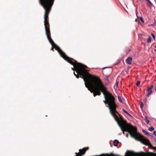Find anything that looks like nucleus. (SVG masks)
Listing matches in <instances>:
<instances>
[{
    "label": "nucleus",
    "mask_w": 156,
    "mask_h": 156,
    "mask_svg": "<svg viewBox=\"0 0 156 156\" xmlns=\"http://www.w3.org/2000/svg\"><path fill=\"white\" fill-rule=\"evenodd\" d=\"M86 76L88 80L86 81V79H84L85 86L91 93H93L94 97L100 96L101 92H102L105 99L103 102L108 105V107L115 101V97L107 91L106 87L102 83L99 78L93 75L90 76L87 73L86 74Z\"/></svg>",
    "instance_id": "obj_1"
},
{
    "label": "nucleus",
    "mask_w": 156,
    "mask_h": 156,
    "mask_svg": "<svg viewBox=\"0 0 156 156\" xmlns=\"http://www.w3.org/2000/svg\"><path fill=\"white\" fill-rule=\"evenodd\" d=\"M118 125L124 134V131L127 132L130 136L136 140L140 141L141 143L146 145H148L151 147H152V145L148 140L146 139L144 136L137 133V129L130 125V123L124 125H121L118 123Z\"/></svg>",
    "instance_id": "obj_2"
},
{
    "label": "nucleus",
    "mask_w": 156,
    "mask_h": 156,
    "mask_svg": "<svg viewBox=\"0 0 156 156\" xmlns=\"http://www.w3.org/2000/svg\"><path fill=\"white\" fill-rule=\"evenodd\" d=\"M70 59L73 63V64H71L73 65L74 67V68H72V69L73 71H76L77 74L80 75V77L83 78L84 80V79L85 78L86 81L88 79L86 77V74L87 73L90 76H91L88 72L87 70L85 69L86 68H87V66L81 63L78 62L72 58H70Z\"/></svg>",
    "instance_id": "obj_3"
},
{
    "label": "nucleus",
    "mask_w": 156,
    "mask_h": 156,
    "mask_svg": "<svg viewBox=\"0 0 156 156\" xmlns=\"http://www.w3.org/2000/svg\"><path fill=\"white\" fill-rule=\"evenodd\" d=\"M117 107V105L115 101L108 107L111 115L117 122L118 125V123L121 125L128 124V123H127L126 121L123 120V117L116 110Z\"/></svg>",
    "instance_id": "obj_4"
},
{
    "label": "nucleus",
    "mask_w": 156,
    "mask_h": 156,
    "mask_svg": "<svg viewBox=\"0 0 156 156\" xmlns=\"http://www.w3.org/2000/svg\"><path fill=\"white\" fill-rule=\"evenodd\" d=\"M40 2L45 9L44 14L49 15L54 0H39Z\"/></svg>",
    "instance_id": "obj_5"
},
{
    "label": "nucleus",
    "mask_w": 156,
    "mask_h": 156,
    "mask_svg": "<svg viewBox=\"0 0 156 156\" xmlns=\"http://www.w3.org/2000/svg\"><path fill=\"white\" fill-rule=\"evenodd\" d=\"M54 46L55 49L58 51L60 55L66 61L70 64H73V62L71 61L70 59V58L66 55L58 46H57L55 44L54 45Z\"/></svg>",
    "instance_id": "obj_6"
},
{
    "label": "nucleus",
    "mask_w": 156,
    "mask_h": 156,
    "mask_svg": "<svg viewBox=\"0 0 156 156\" xmlns=\"http://www.w3.org/2000/svg\"><path fill=\"white\" fill-rule=\"evenodd\" d=\"M147 153L144 152L136 153L132 151H127L126 152L125 156H147Z\"/></svg>",
    "instance_id": "obj_7"
},
{
    "label": "nucleus",
    "mask_w": 156,
    "mask_h": 156,
    "mask_svg": "<svg viewBox=\"0 0 156 156\" xmlns=\"http://www.w3.org/2000/svg\"><path fill=\"white\" fill-rule=\"evenodd\" d=\"M44 26L45 30L50 29V25L49 23L48 15L44 14Z\"/></svg>",
    "instance_id": "obj_8"
},
{
    "label": "nucleus",
    "mask_w": 156,
    "mask_h": 156,
    "mask_svg": "<svg viewBox=\"0 0 156 156\" xmlns=\"http://www.w3.org/2000/svg\"><path fill=\"white\" fill-rule=\"evenodd\" d=\"M45 31L46 36L49 42L51 43V45H54L55 44V43L51 37L50 29H48V30H45Z\"/></svg>",
    "instance_id": "obj_9"
},
{
    "label": "nucleus",
    "mask_w": 156,
    "mask_h": 156,
    "mask_svg": "<svg viewBox=\"0 0 156 156\" xmlns=\"http://www.w3.org/2000/svg\"><path fill=\"white\" fill-rule=\"evenodd\" d=\"M89 149V147H84L82 149L79 150V152L78 153H75L76 155L75 156H82L85 153L86 151Z\"/></svg>",
    "instance_id": "obj_10"
},
{
    "label": "nucleus",
    "mask_w": 156,
    "mask_h": 156,
    "mask_svg": "<svg viewBox=\"0 0 156 156\" xmlns=\"http://www.w3.org/2000/svg\"><path fill=\"white\" fill-rule=\"evenodd\" d=\"M132 58L131 57H128L126 60V63L129 65H130L132 64Z\"/></svg>",
    "instance_id": "obj_11"
},
{
    "label": "nucleus",
    "mask_w": 156,
    "mask_h": 156,
    "mask_svg": "<svg viewBox=\"0 0 156 156\" xmlns=\"http://www.w3.org/2000/svg\"><path fill=\"white\" fill-rule=\"evenodd\" d=\"M147 91L148 92V93L147 95V96L148 97H149L150 95L152 94V91L151 89L147 88Z\"/></svg>",
    "instance_id": "obj_12"
},
{
    "label": "nucleus",
    "mask_w": 156,
    "mask_h": 156,
    "mask_svg": "<svg viewBox=\"0 0 156 156\" xmlns=\"http://www.w3.org/2000/svg\"><path fill=\"white\" fill-rule=\"evenodd\" d=\"M119 143V141L118 140H115L114 141L113 144L114 146H116Z\"/></svg>",
    "instance_id": "obj_13"
},
{
    "label": "nucleus",
    "mask_w": 156,
    "mask_h": 156,
    "mask_svg": "<svg viewBox=\"0 0 156 156\" xmlns=\"http://www.w3.org/2000/svg\"><path fill=\"white\" fill-rule=\"evenodd\" d=\"M145 120L147 124H148L150 122L149 120L147 119V116H145Z\"/></svg>",
    "instance_id": "obj_14"
},
{
    "label": "nucleus",
    "mask_w": 156,
    "mask_h": 156,
    "mask_svg": "<svg viewBox=\"0 0 156 156\" xmlns=\"http://www.w3.org/2000/svg\"><path fill=\"white\" fill-rule=\"evenodd\" d=\"M151 39H152V38H151V37H148V38L147 39V43H150L151 42Z\"/></svg>",
    "instance_id": "obj_15"
},
{
    "label": "nucleus",
    "mask_w": 156,
    "mask_h": 156,
    "mask_svg": "<svg viewBox=\"0 0 156 156\" xmlns=\"http://www.w3.org/2000/svg\"><path fill=\"white\" fill-rule=\"evenodd\" d=\"M154 128L153 127H151L148 129V130L150 131H152L154 130Z\"/></svg>",
    "instance_id": "obj_16"
},
{
    "label": "nucleus",
    "mask_w": 156,
    "mask_h": 156,
    "mask_svg": "<svg viewBox=\"0 0 156 156\" xmlns=\"http://www.w3.org/2000/svg\"><path fill=\"white\" fill-rule=\"evenodd\" d=\"M146 1L148 3L149 5H151V6H152L153 5L152 3L149 0H146Z\"/></svg>",
    "instance_id": "obj_17"
},
{
    "label": "nucleus",
    "mask_w": 156,
    "mask_h": 156,
    "mask_svg": "<svg viewBox=\"0 0 156 156\" xmlns=\"http://www.w3.org/2000/svg\"><path fill=\"white\" fill-rule=\"evenodd\" d=\"M142 132L145 133L146 135H149V134L146 131H145L144 130H142Z\"/></svg>",
    "instance_id": "obj_18"
},
{
    "label": "nucleus",
    "mask_w": 156,
    "mask_h": 156,
    "mask_svg": "<svg viewBox=\"0 0 156 156\" xmlns=\"http://www.w3.org/2000/svg\"><path fill=\"white\" fill-rule=\"evenodd\" d=\"M118 99L119 101L121 103H122V99H121V98L119 96H118Z\"/></svg>",
    "instance_id": "obj_19"
},
{
    "label": "nucleus",
    "mask_w": 156,
    "mask_h": 156,
    "mask_svg": "<svg viewBox=\"0 0 156 156\" xmlns=\"http://www.w3.org/2000/svg\"><path fill=\"white\" fill-rule=\"evenodd\" d=\"M108 156H120L119 155H115L113 153H111L110 154L108 155Z\"/></svg>",
    "instance_id": "obj_20"
},
{
    "label": "nucleus",
    "mask_w": 156,
    "mask_h": 156,
    "mask_svg": "<svg viewBox=\"0 0 156 156\" xmlns=\"http://www.w3.org/2000/svg\"><path fill=\"white\" fill-rule=\"evenodd\" d=\"M144 104L142 102H140V107L142 109L143 108Z\"/></svg>",
    "instance_id": "obj_21"
},
{
    "label": "nucleus",
    "mask_w": 156,
    "mask_h": 156,
    "mask_svg": "<svg viewBox=\"0 0 156 156\" xmlns=\"http://www.w3.org/2000/svg\"><path fill=\"white\" fill-rule=\"evenodd\" d=\"M74 75H75V76H76V77L77 78H78L79 77V74H76L75 73V72H74Z\"/></svg>",
    "instance_id": "obj_22"
},
{
    "label": "nucleus",
    "mask_w": 156,
    "mask_h": 156,
    "mask_svg": "<svg viewBox=\"0 0 156 156\" xmlns=\"http://www.w3.org/2000/svg\"><path fill=\"white\" fill-rule=\"evenodd\" d=\"M140 81H138L137 82V83H136V86H138V85L140 84Z\"/></svg>",
    "instance_id": "obj_23"
},
{
    "label": "nucleus",
    "mask_w": 156,
    "mask_h": 156,
    "mask_svg": "<svg viewBox=\"0 0 156 156\" xmlns=\"http://www.w3.org/2000/svg\"><path fill=\"white\" fill-rule=\"evenodd\" d=\"M151 35H152V36L153 38V39H154V40H155V37L154 34H153L152 33V34H151Z\"/></svg>",
    "instance_id": "obj_24"
},
{
    "label": "nucleus",
    "mask_w": 156,
    "mask_h": 156,
    "mask_svg": "<svg viewBox=\"0 0 156 156\" xmlns=\"http://www.w3.org/2000/svg\"><path fill=\"white\" fill-rule=\"evenodd\" d=\"M153 87H154L152 85H151V86H150V87H148V88L150 89L151 90L153 88Z\"/></svg>",
    "instance_id": "obj_25"
},
{
    "label": "nucleus",
    "mask_w": 156,
    "mask_h": 156,
    "mask_svg": "<svg viewBox=\"0 0 156 156\" xmlns=\"http://www.w3.org/2000/svg\"><path fill=\"white\" fill-rule=\"evenodd\" d=\"M140 20H141V22H142V23H144V20H143V19L142 17H140Z\"/></svg>",
    "instance_id": "obj_26"
},
{
    "label": "nucleus",
    "mask_w": 156,
    "mask_h": 156,
    "mask_svg": "<svg viewBox=\"0 0 156 156\" xmlns=\"http://www.w3.org/2000/svg\"><path fill=\"white\" fill-rule=\"evenodd\" d=\"M54 45H52V48H51V50L54 51Z\"/></svg>",
    "instance_id": "obj_27"
},
{
    "label": "nucleus",
    "mask_w": 156,
    "mask_h": 156,
    "mask_svg": "<svg viewBox=\"0 0 156 156\" xmlns=\"http://www.w3.org/2000/svg\"><path fill=\"white\" fill-rule=\"evenodd\" d=\"M125 113L128 115L130 116H131V115L129 113L126 111V112H125Z\"/></svg>",
    "instance_id": "obj_28"
},
{
    "label": "nucleus",
    "mask_w": 156,
    "mask_h": 156,
    "mask_svg": "<svg viewBox=\"0 0 156 156\" xmlns=\"http://www.w3.org/2000/svg\"><path fill=\"white\" fill-rule=\"evenodd\" d=\"M119 82L118 81H116V84L117 86L118 85V84H119Z\"/></svg>",
    "instance_id": "obj_29"
},
{
    "label": "nucleus",
    "mask_w": 156,
    "mask_h": 156,
    "mask_svg": "<svg viewBox=\"0 0 156 156\" xmlns=\"http://www.w3.org/2000/svg\"><path fill=\"white\" fill-rule=\"evenodd\" d=\"M155 135H156V131H154L153 133Z\"/></svg>",
    "instance_id": "obj_30"
},
{
    "label": "nucleus",
    "mask_w": 156,
    "mask_h": 156,
    "mask_svg": "<svg viewBox=\"0 0 156 156\" xmlns=\"http://www.w3.org/2000/svg\"><path fill=\"white\" fill-rule=\"evenodd\" d=\"M106 80L108 81L109 80L108 77V76L107 77L106 79Z\"/></svg>",
    "instance_id": "obj_31"
},
{
    "label": "nucleus",
    "mask_w": 156,
    "mask_h": 156,
    "mask_svg": "<svg viewBox=\"0 0 156 156\" xmlns=\"http://www.w3.org/2000/svg\"><path fill=\"white\" fill-rule=\"evenodd\" d=\"M122 111L125 113V112H126V111L123 108L122 109Z\"/></svg>",
    "instance_id": "obj_32"
},
{
    "label": "nucleus",
    "mask_w": 156,
    "mask_h": 156,
    "mask_svg": "<svg viewBox=\"0 0 156 156\" xmlns=\"http://www.w3.org/2000/svg\"><path fill=\"white\" fill-rule=\"evenodd\" d=\"M126 136L127 137H128V133H127L126 135Z\"/></svg>",
    "instance_id": "obj_33"
},
{
    "label": "nucleus",
    "mask_w": 156,
    "mask_h": 156,
    "mask_svg": "<svg viewBox=\"0 0 156 156\" xmlns=\"http://www.w3.org/2000/svg\"><path fill=\"white\" fill-rule=\"evenodd\" d=\"M106 68H107V67H104V68H103V69H105Z\"/></svg>",
    "instance_id": "obj_34"
},
{
    "label": "nucleus",
    "mask_w": 156,
    "mask_h": 156,
    "mask_svg": "<svg viewBox=\"0 0 156 156\" xmlns=\"http://www.w3.org/2000/svg\"><path fill=\"white\" fill-rule=\"evenodd\" d=\"M155 91H156V87L155 88Z\"/></svg>",
    "instance_id": "obj_35"
},
{
    "label": "nucleus",
    "mask_w": 156,
    "mask_h": 156,
    "mask_svg": "<svg viewBox=\"0 0 156 156\" xmlns=\"http://www.w3.org/2000/svg\"><path fill=\"white\" fill-rule=\"evenodd\" d=\"M154 51H156V49H155Z\"/></svg>",
    "instance_id": "obj_36"
},
{
    "label": "nucleus",
    "mask_w": 156,
    "mask_h": 156,
    "mask_svg": "<svg viewBox=\"0 0 156 156\" xmlns=\"http://www.w3.org/2000/svg\"><path fill=\"white\" fill-rule=\"evenodd\" d=\"M155 47L156 48V46H155Z\"/></svg>",
    "instance_id": "obj_37"
}]
</instances>
